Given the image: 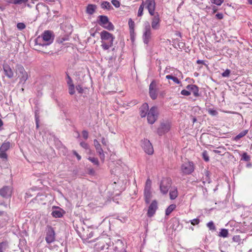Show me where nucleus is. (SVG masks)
I'll return each mask as SVG.
<instances>
[{
	"instance_id": "25",
	"label": "nucleus",
	"mask_w": 252,
	"mask_h": 252,
	"mask_svg": "<svg viewBox=\"0 0 252 252\" xmlns=\"http://www.w3.org/2000/svg\"><path fill=\"white\" fill-rule=\"evenodd\" d=\"M248 130H245L242 131H241L240 133H239L237 135H236L234 138V140L235 141H238L240 138H242L244 136H245L248 133Z\"/></svg>"
},
{
	"instance_id": "53",
	"label": "nucleus",
	"mask_w": 252,
	"mask_h": 252,
	"mask_svg": "<svg viewBox=\"0 0 252 252\" xmlns=\"http://www.w3.org/2000/svg\"><path fill=\"white\" fill-rule=\"evenodd\" d=\"M7 158V155L6 154L5 152H0V158L3 159H6Z\"/></svg>"
},
{
	"instance_id": "35",
	"label": "nucleus",
	"mask_w": 252,
	"mask_h": 252,
	"mask_svg": "<svg viewBox=\"0 0 252 252\" xmlns=\"http://www.w3.org/2000/svg\"><path fill=\"white\" fill-rule=\"evenodd\" d=\"M113 43H112V42H108V43L103 42L101 45V46H102V48L104 50H108L111 47H112L113 46Z\"/></svg>"
},
{
	"instance_id": "42",
	"label": "nucleus",
	"mask_w": 252,
	"mask_h": 252,
	"mask_svg": "<svg viewBox=\"0 0 252 252\" xmlns=\"http://www.w3.org/2000/svg\"><path fill=\"white\" fill-rule=\"evenodd\" d=\"M17 28L19 30L22 31L26 28V25L24 23H18L17 24Z\"/></svg>"
},
{
	"instance_id": "45",
	"label": "nucleus",
	"mask_w": 252,
	"mask_h": 252,
	"mask_svg": "<svg viewBox=\"0 0 252 252\" xmlns=\"http://www.w3.org/2000/svg\"><path fill=\"white\" fill-rule=\"evenodd\" d=\"M221 150H222V152H224V149L221 147H219L217 148V150H213V152H214L216 154L221 155L222 151Z\"/></svg>"
},
{
	"instance_id": "24",
	"label": "nucleus",
	"mask_w": 252,
	"mask_h": 252,
	"mask_svg": "<svg viewBox=\"0 0 252 252\" xmlns=\"http://www.w3.org/2000/svg\"><path fill=\"white\" fill-rule=\"evenodd\" d=\"M16 73L18 76L19 74H23L24 73H27V72L25 71L24 68L21 65H18L16 69Z\"/></svg>"
},
{
	"instance_id": "32",
	"label": "nucleus",
	"mask_w": 252,
	"mask_h": 252,
	"mask_svg": "<svg viewBox=\"0 0 252 252\" xmlns=\"http://www.w3.org/2000/svg\"><path fill=\"white\" fill-rule=\"evenodd\" d=\"M144 3L142 2L141 4H140L138 10V13H137V16L138 17H141L143 15V10L144 8Z\"/></svg>"
},
{
	"instance_id": "27",
	"label": "nucleus",
	"mask_w": 252,
	"mask_h": 252,
	"mask_svg": "<svg viewBox=\"0 0 252 252\" xmlns=\"http://www.w3.org/2000/svg\"><path fill=\"white\" fill-rule=\"evenodd\" d=\"M18 77L20 78V83L24 84L28 79V75L27 73H24L23 74H19Z\"/></svg>"
},
{
	"instance_id": "21",
	"label": "nucleus",
	"mask_w": 252,
	"mask_h": 252,
	"mask_svg": "<svg viewBox=\"0 0 252 252\" xmlns=\"http://www.w3.org/2000/svg\"><path fill=\"white\" fill-rule=\"evenodd\" d=\"M96 8L95 5L90 4L87 7L86 12L90 15H92L95 12Z\"/></svg>"
},
{
	"instance_id": "1",
	"label": "nucleus",
	"mask_w": 252,
	"mask_h": 252,
	"mask_svg": "<svg viewBox=\"0 0 252 252\" xmlns=\"http://www.w3.org/2000/svg\"><path fill=\"white\" fill-rule=\"evenodd\" d=\"M42 39L43 41L42 43H39L42 46H47L51 44L54 41V34L52 31L47 30L45 31L41 36H38L37 38V41H39Z\"/></svg>"
},
{
	"instance_id": "4",
	"label": "nucleus",
	"mask_w": 252,
	"mask_h": 252,
	"mask_svg": "<svg viewBox=\"0 0 252 252\" xmlns=\"http://www.w3.org/2000/svg\"><path fill=\"white\" fill-rule=\"evenodd\" d=\"M171 186V180L170 178H163L161 181L160 190L162 193L166 194Z\"/></svg>"
},
{
	"instance_id": "36",
	"label": "nucleus",
	"mask_w": 252,
	"mask_h": 252,
	"mask_svg": "<svg viewBox=\"0 0 252 252\" xmlns=\"http://www.w3.org/2000/svg\"><path fill=\"white\" fill-rule=\"evenodd\" d=\"M68 39V36H64L62 37H59L57 39V42L61 44L63 43L64 41H66Z\"/></svg>"
},
{
	"instance_id": "16",
	"label": "nucleus",
	"mask_w": 252,
	"mask_h": 252,
	"mask_svg": "<svg viewBox=\"0 0 252 252\" xmlns=\"http://www.w3.org/2000/svg\"><path fill=\"white\" fill-rule=\"evenodd\" d=\"M149 110V105L148 103H144L140 108V115L142 118L145 117L147 116Z\"/></svg>"
},
{
	"instance_id": "5",
	"label": "nucleus",
	"mask_w": 252,
	"mask_h": 252,
	"mask_svg": "<svg viewBox=\"0 0 252 252\" xmlns=\"http://www.w3.org/2000/svg\"><path fill=\"white\" fill-rule=\"evenodd\" d=\"M142 2L144 3V6L147 10H148L149 13L150 15H154L155 12L156 3L155 2V0H142Z\"/></svg>"
},
{
	"instance_id": "19",
	"label": "nucleus",
	"mask_w": 252,
	"mask_h": 252,
	"mask_svg": "<svg viewBox=\"0 0 252 252\" xmlns=\"http://www.w3.org/2000/svg\"><path fill=\"white\" fill-rule=\"evenodd\" d=\"M99 21L98 22L99 25L103 26L108 22L109 19L107 16L105 15H100L98 16Z\"/></svg>"
},
{
	"instance_id": "30",
	"label": "nucleus",
	"mask_w": 252,
	"mask_h": 252,
	"mask_svg": "<svg viewBox=\"0 0 252 252\" xmlns=\"http://www.w3.org/2000/svg\"><path fill=\"white\" fill-rule=\"evenodd\" d=\"M176 208L175 204H171L168 206L165 211L166 215H169Z\"/></svg>"
},
{
	"instance_id": "58",
	"label": "nucleus",
	"mask_w": 252,
	"mask_h": 252,
	"mask_svg": "<svg viewBox=\"0 0 252 252\" xmlns=\"http://www.w3.org/2000/svg\"><path fill=\"white\" fill-rule=\"evenodd\" d=\"M101 141L102 144L103 145H104V146H107V144H108V140H107L106 139H105L104 137H102V138H101Z\"/></svg>"
},
{
	"instance_id": "18",
	"label": "nucleus",
	"mask_w": 252,
	"mask_h": 252,
	"mask_svg": "<svg viewBox=\"0 0 252 252\" xmlns=\"http://www.w3.org/2000/svg\"><path fill=\"white\" fill-rule=\"evenodd\" d=\"M96 152L98 154L100 159L102 161H104L105 159V155L100 144L95 147Z\"/></svg>"
},
{
	"instance_id": "33",
	"label": "nucleus",
	"mask_w": 252,
	"mask_h": 252,
	"mask_svg": "<svg viewBox=\"0 0 252 252\" xmlns=\"http://www.w3.org/2000/svg\"><path fill=\"white\" fill-rule=\"evenodd\" d=\"M101 7L103 9H110L112 6L108 1H105L102 2Z\"/></svg>"
},
{
	"instance_id": "55",
	"label": "nucleus",
	"mask_w": 252,
	"mask_h": 252,
	"mask_svg": "<svg viewBox=\"0 0 252 252\" xmlns=\"http://www.w3.org/2000/svg\"><path fill=\"white\" fill-rule=\"evenodd\" d=\"M82 135H83V138L85 139H87L88 138V136H89L88 132L87 130H83V131H82Z\"/></svg>"
},
{
	"instance_id": "2",
	"label": "nucleus",
	"mask_w": 252,
	"mask_h": 252,
	"mask_svg": "<svg viewBox=\"0 0 252 252\" xmlns=\"http://www.w3.org/2000/svg\"><path fill=\"white\" fill-rule=\"evenodd\" d=\"M152 38V30L150 23L145 22L144 24L142 39L145 44L148 45Z\"/></svg>"
},
{
	"instance_id": "10",
	"label": "nucleus",
	"mask_w": 252,
	"mask_h": 252,
	"mask_svg": "<svg viewBox=\"0 0 252 252\" xmlns=\"http://www.w3.org/2000/svg\"><path fill=\"white\" fill-rule=\"evenodd\" d=\"M170 129V124L169 122L161 123L160 126L158 129V133L159 135H162L169 131Z\"/></svg>"
},
{
	"instance_id": "43",
	"label": "nucleus",
	"mask_w": 252,
	"mask_h": 252,
	"mask_svg": "<svg viewBox=\"0 0 252 252\" xmlns=\"http://www.w3.org/2000/svg\"><path fill=\"white\" fill-rule=\"evenodd\" d=\"M241 159L246 161H248L250 160V157L247 154V153H244L242 155Z\"/></svg>"
},
{
	"instance_id": "50",
	"label": "nucleus",
	"mask_w": 252,
	"mask_h": 252,
	"mask_svg": "<svg viewBox=\"0 0 252 252\" xmlns=\"http://www.w3.org/2000/svg\"><path fill=\"white\" fill-rule=\"evenodd\" d=\"M181 94L183 95L189 96L190 94L191 93L188 90H183Z\"/></svg>"
},
{
	"instance_id": "39",
	"label": "nucleus",
	"mask_w": 252,
	"mask_h": 252,
	"mask_svg": "<svg viewBox=\"0 0 252 252\" xmlns=\"http://www.w3.org/2000/svg\"><path fill=\"white\" fill-rule=\"evenodd\" d=\"M202 157L205 161L209 160V157L206 151H204L202 153Z\"/></svg>"
},
{
	"instance_id": "54",
	"label": "nucleus",
	"mask_w": 252,
	"mask_h": 252,
	"mask_svg": "<svg viewBox=\"0 0 252 252\" xmlns=\"http://www.w3.org/2000/svg\"><path fill=\"white\" fill-rule=\"evenodd\" d=\"M209 113L212 116H216L218 114V112L214 109H209Z\"/></svg>"
},
{
	"instance_id": "14",
	"label": "nucleus",
	"mask_w": 252,
	"mask_h": 252,
	"mask_svg": "<svg viewBox=\"0 0 252 252\" xmlns=\"http://www.w3.org/2000/svg\"><path fill=\"white\" fill-rule=\"evenodd\" d=\"M12 189L8 186H4L0 189V195L4 198H8L11 196Z\"/></svg>"
},
{
	"instance_id": "47",
	"label": "nucleus",
	"mask_w": 252,
	"mask_h": 252,
	"mask_svg": "<svg viewBox=\"0 0 252 252\" xmlns=\"http://www.w3.org/2000/svg\"><path fill=\"white\" fill-rule=\"evenodd\" d=\"M151 181L150 179H147L146 182V185L144 189H151Z\"/></svg>"
},
{
	"instance_id": "13",
	"label": "nucleus",
	"mask_w": 252,
	"mask_h": 252,
	"mask_svg": "<svg viewBox=\"0 0 252 252\" xmlns=\"http://www.w3.org/2000/svg\"><path fill=\"white\" fill-rule=\"evenodd\" d=\"M3 68L5 75L9 78H11L14 75L13 66H11L9 64H3Z\"/></svg>"
},
{
	"instance_id": "63",
	"label": "nucleus",
	"mask_w": 252,
	"mask_h": 252,
	"mask_svg": "<svg viewBox=\"0 0 252 252\" xmlns=\"http://www.w3.org/2000/svg\"><path fill=\"white\" fill-rule=\"evenodd\" d=\"M117 244L118 245L124 246L123 242L121 240H118Z\"/></svg>"
},
{
	"instance_id": "8",
	"label": "nucleus",
	"mask_w": 252,
	"mask_h": 252,
	"mask_svg": "<svg viewBox=\"0 0 252 252\" xmlns=\"http://www.w3.org/2000/svg\"><path fill=\"white\" fill-rule=\"evenodd\" d=\"M153 17L151 18V28L154 30H158L160 28V19L158 12L155 13V15H151Z\"/></svg>"
},
{
	"instance_id": "17",
	"label": "nucleus",
	"mask_w": 252,
	"mask_h": 252,
	"mask_svg": "<svg viewBox=\"0 0 252 252\" xmlns=\"http://www.w3.org/2000/svg\"><path fill=\"white\" fill-rule=\"evenodd\" d=\"M186 88L190 92H192L195 96L197 97L199 95L198 88L196 85H188Z\"/></svg>"
},
{
	"instance_id": "37",
	"label": "nucleus",
	"mask_w": 252,
	"mask_h": 252,
	"mask_svg": "<svg viewBox=\"0 0 252 252\" xmlns=\"http://www.w3.org/2000/svg\"><path fill=\"white\" fill-rule=\"evenodd\" d=\"M28 0H13L11 2L14 4H21L22 3H26Z\"/></svg>"
},
{
	"instance_id": "34",
	"label": "nucleus",
	"mask_w": 252,
	"mask_h": 252,
	"mask_svg": "<svg viewBox=\"0 0 252 252\" xmlns=\"http://www.w3.org/2000/svg\"><path fill=\"white\" fill-rule=\"evenodd\" d=\"M228 232L226 229H221L219 233V236L223 238L226 237L228 236Z\"/></svg>"
},
{
	"instance_id": "20",
	"label": "nucleus",
	"mask_w": 252,
	"mask_h": 252,
	"mask_svg": "<svg viewBox=\"0 0 252 252\" xmlns=\"http://www.w3.org/2000/svg\"><path fill=\"white\" fill-rule=\"evenodd\" d=\"M144 196L146 203H149L152 197L151 189H144Z\"/></svg>"
},
{
	"instance_id": "31",
	"label": "nucleus",
	"mask_w": 252,
	"mask_h": 252,
	"mask_svg": "<svg viewBox=\"0 0 252 252\" xmlns=\"http://www.w3.org/2000/svg\"><path fill=\"white\" fill-rule=\"evenodd\" d=\"M102 27L109 31H113L114 29V25L111 22L109 21H108V22L107 23L106 25H104Z\"/></svg>"
},
{
	"instance_id": "61",
	"label": "nucleus",
	"mask_w": 252,
	"mask_h": 252,
	"mask_svg": "<svg viewBox=\"0 0 252 252\" xmlns=\"http://www.w3.org/2000/svg\"><path fill=\"white\" fill-rule=\"evenodd\" d=\"M94 147H95L96 146H98L100 144H99V142L96 139H94Z\"/></svg>"
},
{
	"instance_id": "59",
	"label": "nucleus",
	"mask_w": 252,
	"mask_h": 252,
	"mask_svg": "<svg viewBox=\"0 0 252 252\" xmlns=\"http://www.w3.org/2000/svg\"><path fill=\"white\" fill-rule=\"evenodd\" d=\"M76 89L77 91L78 92V93H82L83 90L82 89V87L80 85H77L76 87Z\"/></svg>"
},
{
	"instance_id": "48",
	"label": "nucleus",
	"mask_w": 252,
	"mask_h": 252,
	"mask_svg": "<svg viewBox=\"0 0 252 252\" xmlns=\"http://www.w3.org/2000/svg\"><path fill=\"white\" fill-rule=\"evenodd\" d=\"M111 2L112 4L116 8L119 7L120 6V3L118 0H112Z\"/></svg>"
},
{
	"instance_id": "46",
	"label": "nucleus",
	"mask_w": 252,
	"mask_h": 252,
	"mask_svg": "<svg viewBox=\"0 0 252 252\" xmlns=\"http://www.w3.org/2000/svg\"><path fill=\"white\" fill-rule=\"evenodd\" d=\"M212 2L220 6V5L224 1V0H212Z\"/></svg>"
},
{
	"instance_id": "6",
	"label": "nucleus",
	"mask_w": 252,
	"mask_h": 252,
	"mask_svg": "<svg viewBox=\"0 0 252 252\" xmlns=\"http://www.w3.org/2000/svg\"><path fill=\"white\" fill-rule=\"evenodd\" d=\"M182 172L184 174L189 175L194 171V166L192 162L187 161L183 163L181 167Z\"/></svg>"
},
{
	"instance_id": "29",
	"label": "nucleus",
	"mask_w": 252,
	"mask_h": 252,
	"mask_svg": "<svg viewBox=\"0 0 252 252\" xmlns=\"http://www.w3.org/2000/svg\"><path fill=\"white\" fill-rule=\"evenodd\" d=\"M128 26L129 28L130 32L131 34L132 32H134V22L132 21V20L130 18L128 20Z\"/></svg>"
},
{
	"instance_id": "11",
	"label": "nucleus",
	"mask_w": 252,
	"mask_h": 252,
	"mask_svg": "<svg viewBox=\"0 0 252 252\" xmlns=\"http://www.w3.org/2000/svg\"><path fill=\"white\" fill-rule=\"evenodd\" d=\"M100 37L102 40H107L108 42L112 43H113L115 39V37L112 34L106 31H103L100 32Z\"/></svg>"
},
{
	"instance_id": "26",
	"label": "nucleus",
	"mask_w": 252,
	"mask_h": 252,
	"mask_svg": "<svg viewBox=\"0 0 252 252\" xmlns=\"http://www.w3.org/2000/svg\"><path fill=\"white\" fill-rule=\"evenodd\" d=\"M52 215L55 218H61L63 216L62 211L59 209H56L55 210L53 211Z\"/></svg>"
},
{
	"instance_id": "40",
	"label": "nucleus",
	"mask_w": 252,
	"mask_h": 252,
	"mask_svg": "<svg viewBox=\"0 0 252 252\" xmlns=\"http://www.w3.org/2000/svg\"><path fill=\"white\" fill-rule=\"evenodd\" d=\"M88 159L95 165H98L99 164V161L97 158L89 157Z\"/></svg>"
},
{
	"instance_id": "49",
	"label": "nucleus",
	"mask_w": 252,
	"mask_h": 252,
	"mask_svg": "<svg viewBox=\"0 0 252 252\" xmlns=\"http://www.w3.org/2000/svg\"><path fill=\"white\" fill-rule=\"evenodd\" d=\"M67 85H68V87L71 86H74L71 78L68 74L67 75Z\"/></svg>"
},
{
	"instance_id": "41",
	"label": "nucleus",
	"mask_w": 252,
	"mask_h": 252,
	"mask_svg": "<svg viewBox=\"0 0 252 252\" xmlns=\"http://www.w3.org/2000/svg\"><path fill=\"white\" fill-rule=\"evenodd\" d=\"M7 243L3 242L0 243V252H3V250H5L6 248Z\"/></svg>"
},
{
	"instance_id": "38",
	"label": "nucleus",
	"mask_w": 252,
	"mask_h": 252,
	"mask_svg": "<svg viewBox=\"0 0 252 252\" xmlns=\"http://www.w3.org/2000/svg\"><path fill=\"white\" fill-rule=\"evenodd\" d=\"M207 226L209 228L210 230H216L215 225H214V223L212 221H210L208 223H207Z\"/></svg>"
},
{
	"instance_id": "12",
	"label": "nucleus",
	"mask_w": 252,
	"mask_h": 252,
	"mask_svg": "<svg viewBox=\"0 0 252 252\" xmlns=\"http://www.w3.org/2000/svg\"><path fill=\"white\" fill-rule=\"evenodd\" d=\"M149 94L151 98L155 100L157 97V91L156 89V83L155 81H152L149 86Z\"/></svg>"
},
{
	"instance_id": "23",
	"label": "nucleus",
	"mask_w": 252,
	"mask_h": 252,
	"mask_svg": "<svg viewBox=\"0 0 252 252\" xmlns=\"http://www.w3.org/2000/svg\"><path fill=\"white\" fill-rule=\"evenodd\" d=\"M169 195L171 199H175L178 196L177 189L175 188L171 189L169 192Z\"/></svg>"
},
{
	"instance_id": "3",
	"label": "nucleus",
	"mask_w": 252,
	"mask_h": 252,
	"mask_svg": "<svg viewBox=\"0 0 252 252\" xmlns=\"http://www.w3.org/2000/svg\"><path fill=\"white\" fill-rule=\"evenodd\" d=\"M158 107L157 106L151 107L147 114L148 123L150 124H154L158 118Z\"/></svg>"
},
{
	"instance_id": "52",
	"label": "nucleus",
	"mask_w": 252,
	"mask_h": 252,
	"mask_svg": "<svg viewBox=\"0 0 252 252\" xmlns=\"http://www.w3.org/2000/svg\"><path fill=\"white\" fill-rule=\"evenodd\" d=\"M68 90L69 94H73L75 93L74 86H69Z\"/></svg>"
},
{
	"instance_id": "56",
	"label": "nucleus",
	"mask_w": 252,
	"mask_h": 252,
	"mask_svg": "<svg viewBox=\"0 0 252 252\" xmlns=\"http://www.w3.org/2000/svg\"><path fill=\"white\" fill-rule=\"evenodd\" d=\"M80 145L82 147H83V148H84L85 149H87L89 148L88 144L85 142H81L80 143Z\"/></svg>"
},
{
	"instance_id": "28",
	"label": "nucleus",
	"mask_w": 252,
	"mask_h": 252,
	"mask_svg": "<svg viewBox=\"0 0 252 252\" xmlns=\"http://www.w3.org/2000/svg\"><path fill=\"white\" fill-rule=\"evenodd\" d=\"M166 78L167 79H171V80H173V81L177 84H179L181 83L180 80L176 77L173 76L171 75H166Z\"/></svg>"
},
{
	"instance_id": "51",
	"label": "nucleus",
	"mask_w": 252,
	"mask_h": 252,
	"mask_svg": "<svg viewBox=\"0 0 252 252\" xmlns=\"http://www.w3.org/2000/svg\"><path fill=\"white\" fill-rule=\"evenodd\" d=\"M189 221L190 222L191 224L195 225L198 224L199 223L200 220L196 218V219H194L192 220H190Z\"/></svg>"
},
{
	"instance_id": "7",
	"label": "nucleus",
	"mask_w": 252,
	"mask_h": 252,
	"mask_svg": "<svg viewBox=\"0 0 252 252\" xmlns=\"http://www.w3.org/2000/svg\"><path fill=\"white\" fill-rule=\"evenodd\" d=\"M141 146L145 153L148 155H152L154 153L153 147L150 141L147 139L141 141Z\"/></svg>"
},
{
	"instance_id": "44",
	"label": "nucleus",
	"mask_w": 252,
	"mask_h": 252,
	"mask_svg": "<svg viewBox=\"0 0 252 252\" xmlns=\"http://www.w3.org/2000/svg\"><path fill=\"white\" fill-rule=\"evenodd\" d=\"M230 70L227 69L221 73V75L223 77H228L230 75Z\"/></svg>"
},
{
	"instance_id": "64",
	"label": "nucleus",
	"mask_w": 252,
	"mask_h": 252,
	"mask_svg": "<svg viewBox=\"0 0 252 252\" xmlns=\"http://www.w3.org/2000/svg\"><path fill=\"white\" fill-rule=\"evenodd\" d=\"M121 252H126V249L125 248H123L122 250H120Z\"/></svg>"
},
{
	"instance_id": "60",
	"label": "nucleus",
	"mask_w": 252,
	"mask_h": 252,
	"mask_svg": "<svg viewBox=\"0 0 252 252\" xmlns=\"http://www.w3.org/2000/svg\"><path fill=\"white\" fill-rule=\"evenodd\" d=\"M73 153V154L76 157L78 160L81 159V157L75 151H74Z\"/></svg>"
},
{
	"instance_id": "9",
	"label": "nucleus",
	"mask_w": 252,
	"mask_h": 252,
	"mask_svg": "<svg viewBox=\"0 0 252 252\" xmlns=\"http://www.w3.org/2000/svg\"><path fill=\"white\" fill-rule=\"evenodd\" d=\"M45 240L48 244H50L55 240V231L51 226L49 227L47 230Z\"/></svg>"
},
{
	"instance_id": "22",
	"label": "nucleus",
	"mask_w": 252,
	"mask_h": 252,
	"mask_svg": "<svg viewBox=\"0 0 252 252\" xmlns=\"http://www.w3.org/2000/svg\"><path fill=\"white\" fill-rule=\"evenodd\" d=\"M10 146V143L9 142L3 143L0 147V152H5L7 151Z\"/></svg>"
},
{
	"instance_id": "62",
	"label": "nucleus",
	"mask_w": 252,
	"mask_h": 252,
	"mask_svg": "<svg viewBox=\"0 0 252 252\" xmlns=\"http://www.w3.org/2000/svg\"><path fill=\"white\" fill-rule=\"evenodd\" d=\"M45 2H46L47 3H52V2H55L56 1H57V0H44Z\"/></svg>"
},
{
	"instance_id": "15",
	"label": "nucleus",
	"mask_w": 252,
	"mask_h": 252,
	"mask_svg": "<svg viewBox=\"0 0 252 252\" xmlns=\"http://www.w3.org/2000/svg\"><path fill=\"white\" fill-rule=\"evenodd\" d=\"M158 208L157 202L156 200L152 201L149 207L147 215L149 217H152L155 214Z\"/></svg>"
},
{
	"instance_id": "57",
	"label": "nucleus",
	"mask_w": 252,
	"mask_h": 252,
	"mask_svg": "<svg viewBox=\"0 0 252 252\" xmlns=\"http://www.w3.org/2000/svg\"><path fill=\"white\" fill-rule=\"evenodd\" d=\"M216 17L218 19L221 20L223 18V15L221 13H218L216 15Z\"/></svg>"
}]
</instances>
